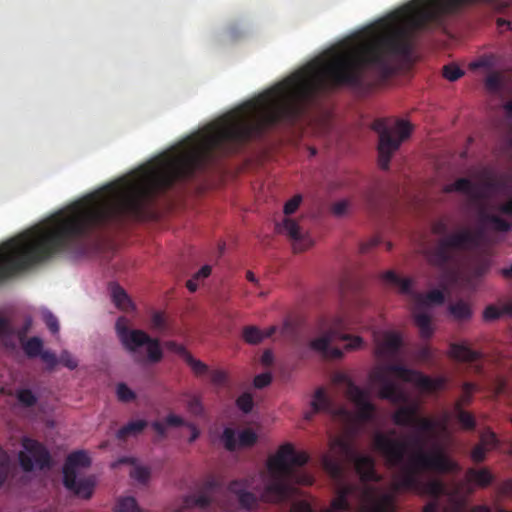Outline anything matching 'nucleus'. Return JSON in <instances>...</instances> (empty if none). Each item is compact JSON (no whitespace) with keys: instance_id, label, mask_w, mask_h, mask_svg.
Masks as SVG:
<instances>
[{"instance_id":"33","label":"nucleus","mask_w":512,"mask_h":512,"mask_svg":"<svg viewBox=\"0 0 512 512\" xmlns=\"http://www.w3.org/2000/svg\"><path fill=\"white\" fill-rule=\"evenodd\" d=\"M116 512H141L134 497H121L116 503Z\"/></svg>"},{"instance_id":"10","label":"nucleus","mask_w":512,"mask_h":512,"mask_svg":"<svg viewBox=\"0 0 512 512\" xmlns=\"http://www.w3.org/2000/svg\"><path fill=\"white\" fill-rule=\"evenodd\" d=\"M116 332L122 345L130 352H136L140 347H147V358L152 363L161 361L163 353L157 339L151 338L146 332L138 329H129L128 320L119 317L116 321Z\"/></svg>"},{"instance_id":"12","label":"nucleus","mask_w":512,"mask_h":512,"mask_svg":"<svg viewBox=\"0 0 512 512\" xmlns=\"http://www.w3.org/2000/svg\"><path fill=\"white\" fill-rule=\"evenodd\" d=\"M340 377L346 381L347 387L345 394L355 405L358 419L364 422L372 420L376 409L369 399L368 391L355 385L350 379H347L346 376L342 375Z\"/></svg>"},{"instance_id":"47","label":"nucleus","mask_w":512,"mask_h":512,"mask_svg":"<svg viewBox=\"0 0 512 512\" xmlns=\"http://www.w3.org/2000/svg\"><path fill=\"white\" fill-rule=\"evenodd\" d=\"M211 383L216 386H223L227 382V374L223 370H212L208 372Z\"/></svg>"},{"instance_id":"1","label":"nucleus","mask_w":512,"mask_h":512,"mask_svg":"<svg viewBox=\"0 0 512 512\" xmlns=\"http://www.w3.org/2000/svg\"><path fill=\"white\" fill-rule=\"evenodd\" d=\"M330 449L332 454L323 456L322 465L337 489L331 508L323 512L350 511L349 497L354 495L361 502L362 512H395L392 493L367 485L382 480L373 457L359 454L353 441L343 437L334 438Z\"/></svg>"},{"instance_id":"17","label":"nucleus","mask_w":512,"mask_h":512,"mask_svg":"<svg viewBox=\"0 0 512 512\" xmlns=\"http://www.w3.org/2000/svg\"><path fill=\"white\" fill-rule=\"evenodd\" d=\"M450 356L458 361L474 363L481 358L478 351L472 350L465 344L453 343L450 345Z\"/></svg>"},{"instance_id":"37","label":"nucleus","mask_w":512,"mask_h":512,"mask_svg":"<svg viewBox=\"0 0 512 512\" xmlns=\"http://www.w3.org/2000/svg\"><path fill=\"white\" fill-rule=\"evenodd\" d=\"M16 397L17 400L25 407H32L37 403V397L30 389L18 390Z\"/></svg>"},{"instance_id":"6","label":"nucleus","mask_w":512,"mask_h":512,"mask_svg":"<svg viewBox=\"0 0 512 512\" xmlns=\"http://www.w3.org/2000/svg\"><path fill=\"white\" fill-rule=\"evenodd\" d=\"M351 328L352 321L348 315L337 316L322 336L310 342V348L321 353L324 358L341 359L343 351L338 347H332L333 342H346L344 348L347 351L360 349L363 345V339L360 336H353L345 332Z\"/></svg>"},{"instance_id":"53","label":"nucleus","mask_w":512,"mask_h":512,"mask_svg":"<svg viewBox=\"0 0 512 512\" xmlns=\"http://www.w3.org/2000/svg\"><path fill=\"white\" fill-rule=\"evenodd\" d=\"M39 357L42 359L43 362L46 363L48 370H53L55 366L58 364V358L51 351H43Z\"/></svg>"},{"instance_id":"44","label":"nucleus","mask_w":512,"mask_h":512,"mask_svg":"<svg viewBox=\"0 0 512 512\" xmlns=\"http://www.w3.org/2000/svg\"><path fill=\"white\" fill-rule=\"evenodd\" d=\"M43 320L47 326V328L53 333L56 334L59 331V322L56 316L50 311H46L43 313Z\"/></svg>"},{"instance_id":"43","label":"nucleus","mask_w":512,"mask_h":512,"mask_svg":"<svg viewBox=\"0 0 512 512\" xmlns=\"http://www.w3.org/2000/svg\"><path fill=\"white\" fill-rule=\"evenodd\" d=\"M187 503L192 506L207 508L212 503V499L207 494H201L191 497L190 499L187 500Z\"/></svg>"},{"instance_id":"59","label":"nucleus","mask_w":512,"mask_h":512,"mask_svg":"<svg viewBox=\"0 0 512 512\" xmlns=\"http://www.w3.org/2000/svg\"><path fill=\"white\" fill-rule=\"evenodd\" d=\"M417 356L422 361H429L432 358V351L430 347L424 345L418 349Z\"/></svg>"},{"instance_id":"54","label":"nucleus","mask_w":512,"mask_h":512,"mask_svg":"<svg viewBox=\"0 0 512 512\" xmlns=\"http://www.w3.org/2000/svg\"><path fill=\"white\" fill-rule=\"evenodd\" d=\"M272 381V376L270 373H261L255 376L254 378V386L258 389H262L266 386H268Z\"/></svg>"},{"instance_id":"50","label":"nucleus","mask_w":512,"mask_h":512,"mask_svg":"<svg viewBox=\"0 0 512 512\" xmlns=\"http://www.w3.org/2000/svg\"><path fill=\"white\" fill-rule=\"evenodd\" d=\"M131 477L141 483H145L150 477V472L147 468L138 466L131 471Z\"/></svg>"},{"instance_id":"56","label":"nucleus","mask_w":512,"mask_h":512,"mask_svg":"<svg viewBox=\"0 0 512 512\" xmlns=\"http://www.w3.org/2000/svg\"><path fill=\"white\" fill-rule=\"evenodd\" d=\"M493 59L491 57H481L477 61H474L470 64L471 69H478V68H487L490 69L493 67Z\"/></svg>"},{"instance_id":"35","label":"nucleus","mask_w":512,"mask_h":512,"mask_svg":"<svg viewBox=\"0 0 512 512\" xmlns=\"http://www.w3.org/2000/svg\"><path fill=\"white\" fill-rule=\"evenodd\" d=\"M184 361L196 376H203L209 372L208 366L204 362L195 359L191 354Z\"/></svg>"},{"instance_id":"15","label":"nucleus","mask_w":512,"mask_h":512,"mask_svg":"<svg viewBox=\"0 0 512 512\" xmlns=\"http://www.w3.org/2000/svg\"><path fill=\"white\" fill-rule=\"evenodd\" d=\"M257 438V434L249 428L242 430L236 438L235 430L230 427L224 429L221 437L228 451H235L238 446L251 447L257 442Z\"/></svg>"},{"instance_id":"52","label":"nucleus","mask_w":512,"mask_h":512,"mask_svg":"<svg viewBox=\"0 0 512 512\" xmlns=\"http://www.w3.org/2000/svg\"><path fill=\"white\" fill-rule=\"evenodd\" d=\"M489 451L483 445L478 443L471 451V458L476 463H481L486 458V452Z\"/></svg>"},{"instance_id":"27","label":"nucleus","mask_w":512,"mask_h":512,"mask_svg":"<svg viewBox=\"0 0 512 512\" xmlns=\"http://www.w3.org/2000/svg\"><path fill=\"white\" fill-rule=\"evenodd\" d=\"M22 348L29 358L39 357L43 350V341L41 338L34 336L26 341H21Z\"/></svg>"},{"instance_id":"40","label":"nucleus","mask_w":512,"mask_h":512,"mask_svg":"<svg viewBox=\"0 0 512 512\" xmlns=\"http://www.w3.org/2000/svg\"><path fill=\"white\" fill-rule=\"evenodd\" d=\"M487 220L493 225L494 229L500 232H508L512 228L511 224L507 220L498 215H488Z\"/></svg>"},{"instance_id":"9","label":"nucleus","mask_w":512,"mask_h":512,"mask_svg":"<svg viewBox=\"0 0 512 512\" xmlns=\"http://www.w3.org/2000/svg\"><path fill=\"white\" fill-rule=\"evenodd\" d=\"M90 464L91 459L88 454L83 450H79L70 453L63 466L64 487L74 495L83 499H90L92 497L96 481L93 476L77 479L76 468H86L89 467Z\"/></svg>"},{"instance_id":"60","label":"nucleus","mask_w":512,"mask_h":512,"mask_svg":"<svg viewBox=\"0 0 512 512\" xmlns=\"http://www.w3.org/2000/svg\"><path fill=\"white\" fill-rule=\"evenodd\" d=\"M499 494L502 496H512V479H508L501 484Z\"/></svg>"},{"instance_id":"23","label":"nucleus","mask_w":512,"mask_h":512,"mask_svg":"<svg viewBox=\"0 0 512 512\" xmlns=\"http://www.w3.org/2000/svg\"><path fill=\"white\" fill-rule=\"evenodd\" d=\"M312 413L307 414L306 418L310 419L312 414L320 412V411H330L331 409V401L326 395V392L323 388H318L315 391L314 398L311 402Z\"/></svg>"},{"instance_id":"55","label":"nucleus","mask_w":512,"mask_h":512,"mask_svg":"<svg viewBox=\"0 0 512 512\" xmlns=\"http://www.w3.org/2000/svg\"><path fill=\"white\" fill-rule=\"evenodd\" d=\"M301 196L296 195L293 198H291L285 205H284V213L285 215L293 214L299 207L301 203Z\"/></svg>"},{"instance_id":"51","label":"nucleus","mask_w":512,"mask_h":512,"mask_svg":"<svg viewBox=\"0 0 512 512\" xmlns=\"http://www.w3.org/2000/svg\"><path fill=\"white\" fill-rule=\"evenodd\" d=\"M502 316L501 308L494 305H489L483 312V318L485 321H493L499 319Z\"/></svg>"},{"instance_id":"16","label":"nucleus","mask_w":512,"mask_h":512,"mask_svg":"<svg viewBox=\"0 0 512 512\" xmlns=\"http://www.w3.org/2000/svg\"><path fill=\"white\" fill-rule=\"evenodd\" d=\"M247 489V483L242 480L230 482L228 491L237 497L240 507L246 511H252L258 506L259 499Z\"/></svg>"},{"instance_id":"38","label":"nucleus","mask_w":512,"mask_h":512,"mask_svg":"<svg viewBox=\"0 0 512 512\" xmlns=\"http://www.w3.org/2000/svg\"><path fill=\"white\" fill-rule=\"evenodd\" d=\"M116 395L119 401L127 403L136 399V393L125 383H119L116 387Z\"/></svg>"},{"instance_id":"41","label":"nucleus","mask_w":512,"mask_h":512,"mask_svg":"<svg viewBox=\"0 0 512 512\" xmlns=\"http://www.w3.org/2000/svg\"><path fill=\"white\" fill-rule=\"evenodd\" d=\"M464 75L462 69L457 65L448 64L443 67V77L449 81H456Z\"/></svg>"},{"instance_id":"61","label":"nucleus","mask_w":512,"mask_h":512,"mask_svg":"<svg viewBox=\"0 0 512 512\" xmlns=\"http://www.w3.org/2000/svg\"><path fill=\"white\" fill-rule=\"evenodd\" d=\"M166 424L169 426H182L184 420L180 416L170 414L166 417Z\"/></svg>"},{"instance_id":"11","label":"nucleus","mask_w":512,"mask_h":512,"mask_svg":"<svg viewBox=\"0 0 512 512\" xmlns=\"http://www.w3.org/2000/svg\"><path fill=\"white\" fill-rule=\"evenodd\" d=\"M22 447L24 450L19 452L18 459L21 468L25 472H31L35 467L41 470L51 467V455L42 443L24 437Z\"/></svg>"},{"instance_id":"64","label":"nucleus","mask_w":512,"mask_h":512,"mask_svg":"<svg viewBox=\"0 0 512 512\" xmlns=\"http://www.w3.org/2000/svg\"><path fill=\"white\" fill-rule=\"evenodd\" d=\"M211 274V266L204 265L194 276L196 279H205Z\"/></svg>"},{"instance_id":"58","label":"nucleus","mask_w":512,"mask_h":512,"mask_svg":"<svg viewBox=\"0 0 512 512\" xmlns=\"http://www.w3.org/2000/svg\"><path fill=\"white\" fill-rule=\"evenodd\" d=\"M291 512H313V510L308 502L299 501L292 505Z\"/></svg>"},{"instance_id":"30","label":"nucleus","mask_w":512,"mask_h":512,"mask_svg":"<svg viewBox=\"0 0 512 512\" xmlns=\"http://www.w3.org/2000/svg\"><path fill=\"white\" fill-rule=\"evenodd\" d=\"M477 390V386L471 382H465L462 385V393L458 400L455 402L453 407H459L463 409L464 406L469 405L472 402L473 394Z\"/></svg>"},{"instance_id":"5","label":"nucleus","mask_w":512,"mask_h":512,"mask_svg":"<svg viewBox=\"0 0 512 512\" xmlns=\"http://www.w3.org/2000/svg\"><path fill=\"white\" fill-rule=\"evenodd\" d=\"M387 373H392L399 379L412 383L419 389L426 392L438 391L444 388L446 384V379L444 377L431 378L422 372L407 368L402 364H387L384 368L376 371L372 377L380 386L378 396L393 404L406 402L407 397L396 383L388 377Z\"/></svg>"},{"instance_id":"45","label":"nucleus","mask_w":512,"mask_h":512,"mask_svg":"<svg viewBox=\"0 0 512 512\" xmlns=\"http://www.w3.org/2000/svg\"><path fill=\"white\" fill-rule=\"evenodd\" d=\"M164 346L169 351L174 352V353L180 355L184 360L187 358V356L190 355V352H188L183 345L178 344L175 341H167V342H165Z\"/></svg>"},{"instance_id":"3","label":"nucleus","mask_w":512,"mask_h":512,"mask_svg":"<svg viewBox=\"0 0 512 512\" xmlns=\"http://www.w3.org/2000/svg\"><path fill=\"white\" fill-rule=\"evenodd\" d=\"M307 462L308 456L305 452H297L291 443L281 445L267 462L270 480L265 484L260 500L281 503L294 493V484L311 485L312 476L298 470Z\"/></svg>"},{"instance_id":"39","label":"nucleus","mask_w":512,"mask_h":512,"mask_svg":"<svg viewBox=\"0 0 512 512\" xmlns=\"http://www.w3.org/2000/svg\"><path fill=\"white\" fill-rule=\"evenodd\" d=\"M151 327L158 332H165L168 329L167 320L163 312L156 311L152 314Z\"/></svg>"},{"instance_id":"32","label":"nucleus","mask_w":512,"mask_h":512,"mask_svg":"<svg viewBox=\"0 0 512 512\" xmlns=\"http://www.w3.org/2000/svg\"><path fill=\"white\" fill-rule=\"evenodd\" d=\"M243 339L249 344H259L265 339L264 332L256 326H246L243 329Z\"/></svg>"},{"instance_id":"46","label":"nucleus","mask_w":512,"mask_h":512,"mask_svg":"<svg viewBox=\"0 0 512 512\" xmlns=\"http://www.w3.org/2000/svg\"><path fill=\"white\" fill-rule=\"evenodd\" d=\"M14 333L15 332L10 321L0 316V339L10 338Z\"/></svg>"},{"instance_id":"21","label":"nucleus","mask_w":512,"mask_h":512,"mask_svg":"<svg viewBox=\"0 0 512 512\" xmlns=\"http://www.w3.org/2000/svg\"><path fill=\"white\" fill-rule=\"evenodd\" d=\"M382 279L385 283L396 287L403 294L412 293V280L410 278H401L394 271H387L382 274Z\"/></svg>"},{"instance_id":"8","label":"nucleus","mask_w":512,"mask_h":512,"mask_svg":"<svg viewBox=\"0 0 512 512\" xmlns=\"http://www.w3.org/2000/svg\"><path fill=\"white\" fill-rule=\"evenodd\" d=\"M419 406L417 404L403 405L393 414V422L397 426L411 427L415 433L408 437V443L417 450L424 449L427 442V435H432L437 422L428 417L419 416Z\"/></svg>"},{"instance_id":"34","label":"nucleus","mask_w":512,"mask_h":512,"mask_svg":"<svg viewBox=\"0 0 512 512\" xmlns=\"http://www.w3.org/2000/svg\"><path fill=\"white\" fill-rule=\"evenodd\" d=\"M10 458L7 452L0 446V487L6 481L10 472Z\"/></svg>"},{"instance_id":"42","label":"nucleus","mask_w":512,"mask_h":512,"mask_svg":"<svg viewBox=\"0 0 512 512\" xmlns=\"http://www.w3.org/2000/svg\"><path fill=\"white\" fill-rule=\"evenodd\" d=\"M236 404L242 412L247 414L251 412L254 402L251 394L243 393L237 398Z\"/></svg>"},{"instance_id":"28","label":"nucleus","mask_w":512,"mask_h":512,"mask_svg":"<svg viewBox=\"0 0 512 512\" xmlns=\"http://www.w3.org/2000/svg\"><path fill=\"white\" fill-rule=\"evenodd\" d=\"M485 88L491 93H498L504 87V75L501 72H490L484 81Z\"/></svg>"},{"instance_id":"24","label":"nucleus","mask_w":512,"mask_h":512,"mask_svg":"<svg viewBox=\"0 0 512 512\" xmlns=\"http://www.w3.org/2000/svg\"><path fill=\"white\" fill-rule=\"evenodd\" d=\"M414 322L419 328L420 337L429 339L433 335V327L431 317L425 312H418L414 314Z\"/></svg>"},{"instance_id":"57","label":"nucleus","mask_w":512,"mask_h":512,"mask_svg":"<svg viewBox=\"0 0 512 512\" xmlns=\"http://www.w3.org/2000/svg\"><path fill=\"white\" fill-rule=\"evenodd\" d=\"M348 207H349V203L345 200H342V201L336 202L333 205L332 211L335 215L341 216L347 212Z\"/></svg>"},{"instance_id":"13","label":"nucleus","mask_w":512,"mask_h":512,"mask_svg":"<svg viewBox=\"0 0 512 512\" xmlns=\"http://www.w3.org/2000/svg\"><path fill=\"white\" fill-rule=\"evenodd\" d=\"M374 341L375 355L381 360H395L403 347L402 336L396 331H385Z\"/></svg>"},{"instance_id":"20","label":"nucleus","mask_w":512,"mask_h":512,"mask_svg":"<svg viewBox=\"0 0 512 512\" xmlns=\"http://www.w3.org/2000/svg\"><path fill=\"white\" fill-rule=\"evenodd\" d=\"M110 292L113 303L116 305L117 308L124 310V311H130L134 308V305L126 293V291L116 283H112L110 285Z\"/></svg>"},{"instance_id":"7","label":"nucleus","mask_w":512,"mask_h":512,"mask_svg":"<svg viewBox=\"0 0 512 512\" xmlns=\"http://www.w3.org/2000/svg\"><path fill=\"white\" fill-rule=\"evenodd\" d=\"M372 129L379 135L378 164L381 169L387 170L393 153L409 138L412 125L405 120H398L395 127L390 129L384 119H376L372 123Z\"/></svg>"},{"instance_id":"62","label":"nucleus","mask_w":512,"mask_h":512,"mask_svg":"<svg viewBox=\"0 0 512 512\" xmlns=\"http://www.w3.org/2000/svg\"><path fill=\"white\" fill-rule=\"evenodd\" d=\"M440 502L436 500H431L424 507L422 512H439Z\"/></svg>"},{"instance_id":"22","label":"nucleus","mask_w":512,"mask_h":512,"mask_svg":"<svg viewBox=\"0 0 512 512\" xmlns=\"http://www.w3.org/2000/svg\"><path fill=\"white\" fill-rule=\"evenodd\" d=\"M445 192H460L470 196H477V186L468 178H459L445 187Z\"/></svg>"},{"instance_id":"36","label":"nucleus","mask_w":512,"mask_h":512,"mask_svg":"<svg viewBox=\"0 0 512 512\" xmlns=\"http://www.w3.org/2000/svg\"><path fill=\"white\" fill-rule=\"evenodd\" d=\"M479 443L488 450H492L498 446L499 440L492 430L487 429L481 433Z\"/></svg>"},{"instance_id":"29","label":"nucleus","mask_w":512,"mask_h":512,"mask_svg":"<svg viewBox=\"0 0 512 512\" xmlns=\"http://www.w3.org/2000/svg\"><path fill=\"white\" fill-rule=\"evenodd\" d=\"M455 416L461 427L465 430L472 431L476 428V419L472 413L460 409L458 406L453 407Z\"/></svg>"},{"instance_id":"48","label":"nucleus","mask_w":512,"mask_h":512,"mask_svg":"<svg viewBox=\"0 0 512 512\" xmlns=\"http://www.w3.org/2000/svg\"><path fill=\"white\" fill-rule=\"evenodd\" d=\"M58 363H61L70 370H73L78 366L77 360L68 351H62L58 359Z\"/></svg>"},{"instance_id":"31","label":"nucleus","mask_w":512,"mask_h":512,"mask_svg":"<svg viewBox=\"0 0 512 512\" xmlns=\"http://www.w3.org/2000/svg\"><path fill=\"white\" fill-rule=\"evenodd\" d=\"M417 299L423 305H441L444 303L445 295L442 290L433 289L426 294H418Z\"/></svg>"},{"instance_id":"19","label":"nucleus","mask_w":512,"mask_h":512,"mask_svg":"<svg viewBox=\"0 0 512 512\" xmlns=\"http://www.w3.org/2000/svg\"><path fill=\"white\" fill-rule=\"evenodd\" d=\"M466 480L479 487L485 488L493 482L494 476L487 468H469L466 472Z\"/></svg>"},{"instance_id":"18","label":"nucleus","mask_w":512,"mask_h":512,"mask_svg":"<svg viewBox=\"0 0 512 512\" xmlns=\"http://www.w3.org/2000/svg\"><path fill=\"white\" fill-rule=\"evenodd\" d=\"M491 267V260L488 256H480L474 259L466 268V274L469 281L476 280L484 276Z\"/></svg>"},{"instance_id":"4","label":"nucleus","mask_w":512,"mask_h":512,"mask_svg":"<svg viewBox=\"0 0 512 512\" xmlns=\"http://www.w3.org/2000/svg\"><path fill=\"white\" fill-rule=\"evenodd\" d=\"M432 232L440 238L427 252L429 263L449 274L452 279H456L460 254L478 246L479 234L469 228L448 233V224L443 219L432 224Z\"/></svg>"},{"instance_id":"25","label":"nucleus","mask_w":512,"mask_h":512,"mask_svg":"<svg viewBox=\"0 0 512 512\" xmlns=\"http://www.w3.org/2000/svg\"><path fill=\"white\" fill-rule=\"evenodd\" d=\"M448 310L450 315L457 321H466L472 316L469 304L462 300L450 304Z\"/></svg>"},{"instance_id":"49","label":"nucleus","mask_w":512,"mask_h":512,"mask_svg":"<svg viewBox=\"0 0 512 512\" xmlns=\"http://www.w3.org/2000/svg\"><path fill=\"white\" fill-rule=\"evenodd\" d=\"M188 410L194 415H200L203 411V406L199 397L193 395L187 401Z\"/></svg>"},{"instance_id":"63","label":"nucleus","mask_w":512,"mask_h":512,"mask_svg":"<svg viewBox=\"0 0 512 512\" xmlns=\"http://www.w3.org/2000/svg\"><path fill=\"white\" fill-rule=\"evenodd\" d=\"M380 243V240L375 237V238H372L370 241L366 242V243H363L361 245V252L362 253H366L368 252L370 249L376 247L377 245H379Z\"/></svg>"},{"instance_id":"26","label":"nucleus","mask_w":512,"mask_h":512,"mask_svg":"<svg viewBox=\"0 0 512 512\" xmlns=\"http://www.w3.org/2000/svg\"><path fill=\"white\" fill-rule=\"evenodd\" d=\"M147 425L146 420L130 421L118 430L117 438L119 440H125L130 435H137L141 433Z\"/></svg>"},{"instance_id":"2","label":"nucleus","mask_w":512,"mask_h":512,"mask_svg":"<svg viewBox=\"0 0 512 512\" xmlns=\"http://www.w3.org/2000/svg\"><path fill=\"white\" fill-rule=\"evenodd\" d=\"M373 446L390 468L397 469L392 485L394 491H411L418 495L429 496L436 501H439L442 496H447L455 512L465 509L466 499L460 495L457 488L449 489L439 479L423 481L421 478L424 472L444 474L458 469L457 463L441 446L434 445L430 451L419 449L406 460L404 456L407 444L401 440L379 432L373 438Z\"/></svg>"},{"instance_id":"14","label":"nucleus","mask_w":512,"mask_h":512,"mask_svg":"<svg viewBox=\"0 0 512 512\" xmlns=\"http://www.w3.org/2000/svg\"><path fill=\"white\" fill-rule=\"evenodd\" d=\"M275 229L277 233L286 235L291 240L295 253L303 252L313 245L311 237L292 219L285 218L276 224Z\"/></svg>"}]
</instances>
